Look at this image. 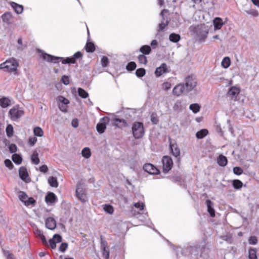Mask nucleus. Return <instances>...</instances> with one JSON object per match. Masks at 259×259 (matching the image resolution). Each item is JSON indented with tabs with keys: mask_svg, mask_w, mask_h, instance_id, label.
Returning <instances> with one entry per match:
<instances>
[{
	"mask_svg": "<svg viewBox=\"0 0 259 259\" xmlns=\"http://www.w3.org/2000/svg\"><path fill=\"white\" fill-rule=\"evenodd\" d=\"M205 243L203 242L201 244H197L192 247L182 248L178 247L176 249L177 256L181 255H186L188 252L195 256H202V253L205 249Z\"/></svg>",
	"mask_w": 259,
	"mask_h": 259,
	"instance_id": "nucleus-1",
	"label": "nucleus"
},
{
	"mask_svg": "<svg viewBox=\"0 0 259 259\" xmlns=\"http://www.w3.org/2000/svg\"><path fill=\"white\" fill-rule=\"evenodd\" d=\"M191 31H193L198 39L200 41H204L207 36L208 33V27L204 24L197 25V26H191L190 27Z\"/></svg>",
	"mask_w": 259,
	"mask_h": 259,
	"instance_id": "nucleus-2",
	"label": "nucleus"
},
{
	"mask_svg": "<svg viewBox=\"0 0 259 259\" xmlns=\"http://www.w3.org/2000/svg\"><path fill=\"white\" fill-rule=\"evenodd\" d=\"M18 66V62L14 58H10L0 64L1 69L10 72L16 71Z\"/></svg>",
	"mask_w": 259,
	"mask_h": 259,
	"instance_id": "nucleus-3",
	"label": "nucleus"
},
{
	"mask_svg": "<svg viewBox=\"0 0 259 259\" xmlns=\"http://www.w3.org/2000/svg\"><path fill=\"white\" fill-rule=\"evenodd\" d=\"M132 133L135 139H140L145 134L143 123L141 122H135L132 125Z\"/></svg>",
	"mask_w": 259,
	"mask_h": 259,
	"instance_id": "nucleus-4",
	"label": "nucleus"
},
{
	"mask_svg": "<svg viewBox=\"0 0 259 259\" xmlns=\"http://www.w3.org/2000/svg\"><path fill=\"white\" fill-rule=\"evenodd\" d=\"M9 114L11 120L17 121L24 115V112L21 107L18 105H16L10 110Z\"/></svg>",
	"mask_w": 259,
	"mask_h": 259,
	"instance_id": "nucleus-5",
	"label": "nucleus"
},
{
	"mask_svg": "<svg viewBox=\"0 0 259 259\" xmlns=\"http://www.w3.org/2000/svg\"><path fill=\"white\" fill-rule=\"evenodd\" d=\"M197 81L196 77L194 75H189L185 79V85L187 92L191 91L197 85Z\"/></svg>",
	"mask_w": 259,
	"mask_h": 259,
	"instance_id": "nucleus-6",
	"label": "nucleus"
},
{
	"mask_svg": "<svg viewBox=\"0 0 259 259\" xmlns=\"http://www.w3.org/2000/svg\"><path fill=\"white\" fill-rule=\"evenodd\" d=\"M163 164V170L164 172H167L169 171L173 165V161L170 157L164 156L162 159Z\"/></svg>",
	"mask_w": 259,
	"mask_h": 259,
	"instance_id": "nucleus-7",
	"label": "nucleus"
},
{
	"mask_svg": "<svg viewBox=\"0 0 259 259\" xmlns=\"http://www.w3.org/2000/svg\"><path fill=\"white\" fill-rule=\"evenodd\" d=\"M40 56L44 60L50 63H57L60 60L62 59V57L54 56L44 52H41Z\"/></svg>",
	"mask_w": 259,
	"mask_h": 259,
	"instance_id": "nucleus-8",
	"label": "nucleus"
},
{
	"mask_svg": "<svg viewBox=\"0 0 259 259\" xmlns=\"http://www.w3.org/2000/svg\"><path fill=\"white\" fill-rule=\"evenodd\" d=\"M76 194L77 198L82 202L87 201V197L84 192V190L80 185H77L76 190Z\"/></svg>",
	"mask_w": 259,
	"mask_h": 259,
	"instance_id": "nucleus-9",
	"label": "nucleus"
},
{
	"mask_svg": "<svg viewBox=\"0 0 259 259\" xmlns=\"http://www.w3.org/2000/svg\"><path fill=\"white\" fill-rule=\"evenodd\" d=\"M143 169L145 171L151 175H156L159 172V170L151 163L145 164L143 166Z\"/></svg>",
	"mask_w": 259,
	"mask_h": 259,
	"instance_id": "nucleus-10",
	"label": "nucleus"
},
{
	"mask_svg": "<svg viewBox=\"0 0 259 259\" xmlns=\"http://www.w3.org/2000/svg\"><path fill=\"white\" fill-rule=\"evenodd\" d=\"M19 174L20 178L26 182H29V179L28 178V174L26 168L22 166L20 168L19 170Z\"/></svg>",
	"mask_w": 259,
	"mask_h": 259,
	"instance_id": "nucleus-11",
	"label": "nucleus"
},
{
	"mask_svg": "<svg viewBox=\"0 0 259 259\" xmlns=\"http://www.w3.org/2000/svg\"><path fill=\"white\" fill-rule=\"evenodd\" d=\"M168 11L166 9H163L161 12L160 13V15L162 17V21L159 24L158 27V31H163L165 27L168 25V22L167 19H165V18L163 17V14L164 12L167 13Z\"/></svg>",
	"mask_w": 259,
	"mask_h": 259,
	"instance_id": "nucleus-12",
	"label": "nucleus"
},
{
	"mask_svg": "<svg viewBox=\"0 0 259 259\" xmlns=\"http://www.w3.org/2000/svg\"><path fill=\"white\" fill-rule=\"evenodd\" d=\"M185 89H186L184 84L180 83L176 85L172 90V93L176 96H179L181 95Z\"/></svg>",
	"mask_w": 259,
	"mask_h": 259,
	"instance_id": "nucleus-13",
	"label": "nucleus"
},
{
	"mask_svg": "<svg viewBox=\"0 0 259 259\" xmlns=\"http://www.w3.org/2000/svg\"><path fill=\"white\" fill-rule=\"evenodd\" d=\"M240 92V88L237 86H233L229 90L228 95L236 98Z\"/></svg>",
	"mask_w": 259,
	"mask_h": 259,
	"instance_id": "nucleus-14",
	"label": "nucleus"
},
{
	"mask_svg": "<svg viewBox=\"0 0 259 259\" xmlns=\"http://www.w3.org/2000/svg\"><path fill=\"white\" fill-rule=\"evenodd\" d=\"M113 125L119 128H122L127 125V122L126 120L123 119L115 118L113 119Z\"/></svg>",
	"mask_w": 259,
	"mask_h": 259,
	"instance_id": "nucleus-15",
	"label": "nucleus"
},
{
	"mask_svg": "<svg viewBox=\"0 0 259 259\" xmlns=\"http://www.w3.org/2000/svg\"><path fill=\"white\" fill-rule=\"evenodd\" d=\"M46 226L50 230H53L56 227V221L53 218L50 217L46 220Z\"/></svg>",
	"mask_w": 259,
	"mask_h": 259,
	"instance_id": "nucleus-16",
	"label": "nucleus"
},
{
	"mask_svg": "<svg viewBox=\"0 0 259 259\" xmlns=\"http://www.w3.org/2000/svg\"><path fill=\"white\" fill-rule=\"evenodd\" d=\"M167 70V66L166 64L162 63L160 66L157 67L155 71V74L157 77H159L164 73L166 72Z\"/></svg>",
	"mask_w": 259,
	"mask_h": 259,
	"instance_id": "nucleus-17",
	"label": "nucleus"
},
{
	"mask_svg": "<svg viewBox=\"0 0 259 259\" xmlns=\"http://www.w3.org/2000/svg\"><path fill=\"white\" fill-rule=\"evenodd\" d=\"M45 200L47 204H52L56 202L57 197L55 194L52 192H49L45 197Z\"/></svg>",
	"mask_w": 259,
	"mask_h": 259,
	"instance_id": "nucleus-18",
	"label": "nucleus"
},
{
	"mask_svg": "<svg viewBox=\"0 0 259 259\" xmlns=\"http://www.w3.org/2000/svg\"><path fill=\"white\" fill-rule=\"evenodd\" d=\"M101 250L102 251L103 256L105 259H108L109 257V250L107 247L106 242H102Z\"/></svg>",
	"mask_w": 259,
	"mask_h": 259,
	"instance_id": "nucleus-19",
	"label": "nucleus"
},
{
	"mask_svg": "<svg viewBox=\"0 0 259 259\" xmlns=\"http://www.w3.org/2000/svg\"><path fill=\"white\" fill-rule=\"evenodd\" d=\"M2 18L3 21L8 24H11L13 22V16L11 13L10 12H6L4 13L2 16Z\"/></svg>",
	"mask_w": 259,
	"mask_h": 259,
	"instance_id": "nucleus-20",
	"label": "nucleus"
},
{
	"mask_svg": "<svg viewBox=\"0 0 259 259\" xmlns=\"http://www.w3.org/2000/svg\"><path fill=\"white\" fill-rule=\"evenodd\" d=\"M169 146L172 155L176 157L179 156L180 154V151L177 144L176 143H172L170 142Z\"/></svg>",
	"mask_w": 259,
	"mask_h": 259,
	"instance_id": "nucleus-21",
	"label": "nucleus"
},
{
	"mask_svg": "<svg viewBox=\"0 0 259 259\" xmlns=\"http://www.w3.org/2000/svg\"><path fill=\"white\" fill-rule=\"evenodd\" d=\"M206 204L207 207V211L211 217L215 216V211L213 208V203L209 199L206 200Z\"/></svg>",
	"mask_w": 259,
	"mask_h": 259,
	"instance_id": "nucleus-22",
	"label": "nucleus"
},
{
	"mask_svg": "<svg viewBox=\"0 0 259 259\" xmlns=\"http://www.w3.org/2000/svg\"><path fill=\"white\" fill-rule=\"evenodd\" d=\"M11 6L13 8L17 14L22 13L23 11V7L22 5H19L15 2H12L11 3Z\"/></svg>",
	"mask_w": 259,
	"mask_h": 259,
	"instance_id": "nucleus-23",
	"label": "nucleus"
},
{
	"mask_svg": "<svg viewBox=\"0 0 259 259\" xmlns=\"http://www.w3.org/2000/svg\"><path fill=\"white\" fill-rule=\"evenodd\" d=\"M11 104V100L7 97L0 98V106L3 108H7Z\"/></svg>",
	"mask_w": 259,
	"mask_h": 259,
	"instance_id": "nucleus-24",
	"label": "nucleus"
},
{
	"mask_svg": "<svg viewBox=\"0 0 259 259\" xmlns=\"http://www.w3.org/2000/svg\"><path fill=\"white\" fill-rule=\"evenodd\" d=\"M217 162L219 165L225 166L227 164L228 160L226 156L220 155L217 158Z\"/></svg>",
	"mask_w": 259,
	"mask_h": 259,
	"instance_id": "nucleus-25",
	"label": "nucleus"
},
{
	"mask_svg": "<svg viewBox=\"0 0 259 259\" xmlns=\"http://www.w3.org/2000/svg\"><path fill=\"white\" fill-rule=\"evenodd\" d=\"M213 23L215 29H220L223 25L222 19L219 17L215 18L213 20Z\"/></svg>",
	"mask_w": 259,
	"mask_h": 259,
	"instance_id": "nucleus-26",
	"label": "nucleus"
},
{
	"mask_svg": "<svg viewBox=\"0 0 259 259\" xmlns=\"http://www.w3.org/2000/svg\"><path fill=\"white\" fill-rule=\"evenodd\" d=\"M139 51L142 53V55H149L151 51V48L149 46L144 45L140 48Z\"/></svg>",
	"mask_w": 259,
	"mask_h": 259,
	"instance_id": "nucleus-27",
	"label": "nucleus"
},
{
	"mask_svg": "<svg viewBox=\"0 0 259 259\" xmlns=\"http://www.w3.org/2000/svg\"><path fill=\"white\" fill-rule=\"evenodd\" d=\"M31 160L32 163L37 165L39 163V159L38 157V153L36 151H34L31 156Z\"/></svg>",
	"mask_w": 259,
	"mask_h": 259,
	"instance_id": "nucleus-28",
	"label": "nucleus"
},
{
	"mask_svg": "<svg viewBox=\"0 0 259 259\" xmlns=\"http://www.w3.org/2000/svg\"><path fill=\"white\" fill-rule=\"evenodd\" d=\"M85 50L88 53H92L95 50V46L92 42H87L85 46Z\"/></svg>",
	"mask_w": 259,
	"mask_h": 259,
	"instance_id": "nucleus-29",
	"label": "nucleus"
},
{
	"mask_svg": "<svg viewBox=\"0 0 259 259\" xmlns=\"http://www.w3.org/2000/svg\"><path fill=\"white\" fill-rule=\"evenodd\" d=\"M208 132L207 130L202 129L196 133V136L197 138L201 139L205 137L208 134Z\"/></svg>",
	"mask_w": 259,
	"mask_h": 259,
	"instance_id": "nucleus-30",
	"label": "nucleus"
},
{
	"mask_svg": "<svg viewBox=\"0 0 259 259\" xmlns=\"http://www.w3.org/2000/svg\"><path fill=\"white\" fill-rule=\"evenodd\" d=\"M35 234L40 239L44 244H46L47 243L45 236H44L43 232L37 229L35 230Z\"/></svg>",
	"mask_w": 259,
	"mask_h": 259,
	"instance_id": "nucleus-31",
	"label": "nucleus"
},
{
	"mask_svg": "<svg viewBox=\"0 0 259 259\" xmlns=\"http://www.w3.org/2000/svg\"><path fill=\"white\" fill-rule=\"evenodd\" d=\"M96 128L98 132L100 134H102L106 128V123L104 122L99 123L97 124Z\"/></svg>",
	"mask_w": 259,
	"mask_h": 259,
	"instance_id": "nucleus-32",
	"label": "nucleus"
},
{
	"mask_svg": "<svg viewBox=\"0 0 259 259\" xmlns=\"http://www.w3.org/2000/svg\"><path fill=\"white\" fill-rule=\"evenodd\" d=\"M48 183L50 185L53 187L57 188L58 186V183L57 178L54 177H50L48 179Z\"/></svg>",
	"mask_w": 259,
	"mask_h": 259,
	"instance_id": "nucleus-33",
	"label": "nucleus"
},
{
	"mask_svg": "<svg viewBox=\"0 0 259 259\" xmlns=\"http://www.w3.org/2000/svg\"><path fill=\"white\" fill-rule=\"evenodd\" d=\"M180 35L175 33L170 34L169 36V39L170 41L174 42H177L180 40Z\"/></svg>",
	"mask_w": 259,
	"mask_h": 259,
	"instance_id": "nucleus-34",
	"label": "nucleus"
},
{
	"mask_svg": "<svg viewBox=\"0 0 259 259\" xmlns=\"http://www.w3.org/2000/svg\"><path fill=\"white\" fill-rule=\"evenodd\" d=\"M82 156L85 158H89L91 157V153L90 148L88 147L84 148L81 151Z\"/></svg>",
	"mask_w": 259,
	"mask_h": 259,
	"instance_id": "nucleus-35",
	"label": "nucleus"
},
{
	"mask_svg": "<svg viewBox=\"0 0 259 259\" xmlns=\"http://www.w3.org/2000/svg\"><path fill=\"white\" fill-rule=\"evenodd\" d=\"M230 58L228 57H226L223 59L221 64L223 67L224 68H227L230 66Z\"/></svg>",
	"mask_w": 259,
	"mask_h": 259,
	"instance_id": "nucleus-36",
	"label": "nucleus"
},
{
	"mask_svg": "<svg viewBox=\"0 0 259 259\" xmlns=\"http://www.w3.org/2000/svg\"><path fill=\"white\" fill-rule=\"evenodd\" d=\"M61 61L62 63L63 64H74L75 63V61L74 59L71 57H67L65 59H63L62 58V59L59 60V62Z\"/></svg>",
	"mask_w": 259,
	"mask_h": 259,
	"instance_id": "nucleus-37",
	"label": "nucleus"
},
{
	"mask_svg": "<svg viewBox=\"0 0 259 259\" xmlns=\"http://www.w3.org/2000/svg\"><path fill=\"white\" fill-rule=\"evenodd\" d=\"M189 108L194 113H197L200 110V107L197 103L192 104L190 105Z\"/></svg>",
	"mask_w": 259,
	"mask_h": 259,
	"instance_id": "nucleus-38",
	"label": "nucleus"
},
{
	"mask_svg": "<svg viewBox=\"0 0 259 259\" xmlns=\"http://www.w3.org/2000/svg\"><path fill=\"white\" fill-rule=\"evenodd\" d=\"M12 160L14 163L20 164L22 162V157L17 154H14L12 156Z\"/></svg>",
	"mask_w": 259,
	"mask_h": 259,
	"instance_id": "nucleus-39",
	"label": "nucleus"
},
{
	"mask_svg": "<svg viewBox=\"0 0 259 259\" xmlns=\"http://www.w3.org/2000/svg\"><path fill=\"white\" fill-rule=\"evenodd\" d=\"M233 186L235 189H239L242 188L243 186L242 182L239 180H234L233 181Z\"/></svg>",
	"mask_w": 259,
	"mask_h": 259,
	"instance_id": "nucleus-40",
	"label": "nucleus"
},
{
	"mask_svg": "<svg viewBox=\"0 0 259 259\" xmlns=\"http://www.w3.org/2000/svg\"><path fill=\"white\" fill-rule=\"evenodd\" d=\"M77 92L78 95L82 98H87L89 96V94L82 88H79Z\"/></svg>",
	"mask_w": 259,
	"mask_h": 259,
	"instance_id": "nucleus-41",
	"label": "nucleus"
},
{
	"mask_svg": "<svg viewBox=\"0 0 259 259\" xmlns=\"http://www.w3.org/2000/svg\"><path fill=\"white\" fill-rule=\"evenodd\" d=\"M183 101L181 100H178L175 103L173 108L175 110H180L183 108L182 104Z\"/></svg>",
	"mask_w": 259,
	"mask_h": 259,
	"instance_id": "nucleus-42",
	"label": "nucleus"
},
{
	"mask_svg": "<svg viewBox=\"0 0 259 259\" xmlns=\"http://www.w3.org/2000/svg\"><path fill=\"white\" fill-rule=\"evenodd\" d=\"M139 63L141 64L146 65L147 63V57L144 55H139L138 57Z\"/></svg>",
	"mask_w": 259,
	"mask_h": 259,
	"instance_id": "nucleus-43",
	"label": "nucleus"
},
{
	"mask_svg": "<svg viewBox=\"0 0 259 259\" xmlns=\"http://www.w3.org/2000/svg\"><path fill=\"white\" fill-rule=\"evenodd\" d=\"M34 134L38 137H42L44 135V132L42 129L39 127H35L33 129Z\"/></svg>",
	"mask_w": 259,
	"mask_h": 259,
	"instance_id": "nucleus-44",
	"label": "nucleus"
},
{
	"mask_svg": "<svg viewBox=\"0 0 259 259\" xmlns=\"http://www.w3.org/2000/svg\"><path fill=\"white\" fill-rule=\"evenodd\" d=\"M19 199L25 204V202L26 201L28 198L27 195L25 193L22 191H20L19 193Z\"/></svg>",
	"mask_w": 259,
	"mask_h": 259,
	"instance_id": "nucleus-45",
	"label": "nucleus"
},
{
	"mask_svg": "<svg viewBox=\"0 0 259 259\" xmlns=\"http://www.w3.org/2000/svg\"><path fill=\"white\" fill-rule=\"evenodd\" d=\"M248 257L249 259H257L256 250L255 249H249Z\"/></svg>",
	"mask_w": 259,
	"mask_h": 259,
	"instance_id": "nucleus-46",
	"label": "nucleus"
},
{
	"mask_svg": "<svg viewBox=\"0 0 259 259\" xmlns=\"http://www.w3.org/2000/svg\"><path fill=\"white\" fill-rule=\"evenodd\" d=\"M246 13L254 17H256L258 15V11L254 9H250L249 10H245Z\"/></svg>",
	"mask_w": 259,
	"mask_h": 259,
	"instance_id": "nucleus-47",
	"label": "nucleus"
},
{
	"mask_svg": "<svg viewBox=\"0 0 259 259\" xmlns=\"http://www.w3.org/2000/svg\"><path fill=\"white\" fill-rule=\"evenodd\" d=\"M137 67V65L135 62L132 61L129 62L126 67V69L128 71H133Z\"/></svg>",
	"mask_w": 259,
	"mask_h": 259,
	"instance_id": "nucleus-48",
	"label": "nucleus"
},
{
	"mask_svg": "<svg viewBox=\"0 0 259 259\" xmlns=\"http://www.w3.org/2000/svg\"><path fill=\"white\" fill-rule=\"evenodd\" d=\"M103 208L104 211L109 214H112L114 211L113 207L110 205L105 204Z\"/></svg>",
	"mask_w": 259,
	"mask_h": 259,
	"instance_id": "nucleus-49",
	"label": "nucleus"
},
{
	"mask_svg": "<svg viewBox=\"0 0 259 259\" xmlns=\"http://www.w3.org/2000/svg\"><path fill=\"white\" fill-rule=\"evenodd\" d=\"M6 133L9 137H11L13 135V127L11 124H9L6 127Z\"/></svg>",
	"mask_w": 259,
	"mask_h": 259,
	"instance_id": "nucleus-50",
	"label": "nucleus"
},
{
	"mask_svg": "<svg viewBox=\"0 0 259 259\" xmlns=\"http://www.w3.org/2000/svg\"><path fill=\"white\" fill-rule=\"evenodd\" d=\"M145 73L146 71L144 68H139L136 71V74L139 77H143L144 76Z\"/></svg>",
	"mask_w": 259,
	"mask_h": 259,
	"instance_id": "nucleus-51",
	"label": "nucleus"
},
{
	"mask_svg": "<svg viewBox=\"0 0 259 259\" xmlns=\"http://www.w3.org/2000/svg\"><path fill=\"white\" fill-rule=\"evenodd\" d=\"M57 99L59 102H61L63 105H68L69 103V100L62 96L58 97Z\"/></svg>",
	"mask_w": 259,
	"mask_h": 259,
	"instance_id": "nucleus-52",
	"label": "nucleus"
},
{
	"mask_svg": "<svg viewBox=\"0 0 259 259\" xmlns=\"http://www.w3.org/2000/svg\"><path fill=\"white\" fill-rule=\"evenodd\" d=\"M35 203V200L32 197H29L25 202V205L27 206H33Z\"/></svg>",
	"mask_w": 259,
	"mask_h": 259,
	"instance_id": "nucleus-53",
	"label": "nucleus"
},
{
	"mask_svg": "<svg viewBox=\"0 0 259 259\" xmlns=\"http://www.w3.org/2000/svg\"><path fill=\"white\" fill-rule=\"evenodd\" d=\"M109 63L108 58L106 56H103L101 59V64L103 67H106Z\"/></svg>",
	"mask_w": 259,
	"mask_h": 259,
	"instance_id": "nucleus-54",
	"label": "nucleus"
},
{
	"mask_svg": "<svg viewBox=\"0 0 259 259\" xmlns=\"http://www.w3.org/2000/svg\"><path fill=\"white\" fill-rule=\"evenodd\" d=\"M233 170L234 174L236 175H240L243 172V169L240 167H234Z\"/></svg>",
	"mask_w": 259,
	"mask_h": 259,
	"instance_id": "nucleus-55",
	"label": "nucleus"
},
{
	"mask_svg": "<svg viewBox=\"0 0 259 259\" xmlns=\"http://www.w3.org/2000/svg\"><path fill=\"white\" fill-rule=\"evenodd\" d=\"M150 118H151V121L153 123V124H157V123L158 122V120L156 114L155 113H152L151 115Z\"/></svg>",
	"mask_w": 259,
	"mask_h": 259,
	"instance_id": "nucleus-56",
	"label": "nucleus"
},
{
	"mask_svg": "<svg viewBox=\"0 0 259 259\" xmlns=\"http://www.w3.org/2000/svg\"><path fill=\"white\" fill-rule=\"evenodd\" d=\"M68 247V244L67 243H62L60 245V246L59 248V250L62 252H64L66 250L67 248Z\"/></svg>",
	"mask_w": 259,
	"mask_h": 259,
	"instance_id": "nucleus-57",
	"label": "nucleus"
},
{
	"mask_svg": "<svg viewBox=\"0 0 259 259\" xmlns=\"http://www.w3.org/2000/svg\"><path fill=\"white\" fill-rule=\"evenodd\" d=\"M134 205L136 208H139L140 210H143L145 207L144 203L140 202L134 203Z\"/></svg>",
	"mask_w": 259,
	"mask_h": 259,
	"instance_id": "nucleus-58",
	"label": "nucleus"
},
{
	"mask_svg": "<svg viewBox=\"0 0 259 259\" xmlns=\"http://www.w3.org/2000/svg\"><path fill=\"white\" fill-rule=\"evenodd\" d=\"M171 87V84L168 82H164L162 84V89L164 91H168Z\"/></svg>",
	"mask_w": 259,
	"mask_h": 259,
	"instance_id": "nucleus-59",
	"label": "nucleus"
},
{
	"mask_svg": "<svg viewBox=\"0 0 259 259\" xmlns=\"http://www.w3.org/2000/svg\"><path fill=\"white\" fill-rule=\"evenodd\" d=\"M257 238L255 236H251L248 239V242L250 244L255 245L257 243Z\"/></svg>",
	"mask_w": 259,
	"mask_h": 259,
	"instance_id": "nucleus-60",
	"label": "nucleus"
},
{
	"mask_svg": "<svg viewBox=\"0 0 259 259\" xmlns=\"http://www.w3.org/2000/svg\"><path fill=\"white\" fill-rule=\"evenodd\" d=\"M62 82L65 85H68L69 83V79L67 76L63 75L61 78Z\"/></svg>",
	"mask_w": 259,
	"mask_h": 259,
	"instance_id": "nucleus-61",
	"label": "nucleus"
},
{
	"mask_svg": "<svg viewBox=\"0 0 259 259\" xmlns=\"http://www.w3.org/2000/svg\"><path fill=\"white\" fill-rule=\"evenodd\" d=\"M82 57V54L80 52L78 51L76 53H75L73 55V56L72 57H71V58L74 59V60L76 61V59H78L79 58H81Z\"/></svg>",
	"mask_w": 259,
	"mask_h": 259,
	"instance_id": "nucleus-62",
	"label": "nucleus"
},
{
	"mask_svg": "<svg viewBox=\"0 0 259 259\" xmlns=\"http://www.w3.org/2000/svg\"><path fill=\"white\" fill-rule=\"evenodd\" d=\"M52 239L55 241L56 243L60 242L62 240L61 236L59 234L54 235Z\"/></svg>",
	"mask_w": 259,
	"mask_h": 259,
	"instance_id": "nucleus-63",
	"label": "nucleus"
},
{
	"mask_svg": "<svg viewBox=\"0 0 259 259\" xmlns=\"http://www.w3.org/2000/svg\"><path fill=\"white\" fill-rule=\"evenodd\" d=\"M9 151L12 153L16 152V151H17V146H16V145L15 144H11L9 146Z\"/></svg>",
	"mask_w": 259,
	"mask_h": 259,
	"instance_id": "nucleus-64",
	"label": "nucleus"
}]
</instances>
